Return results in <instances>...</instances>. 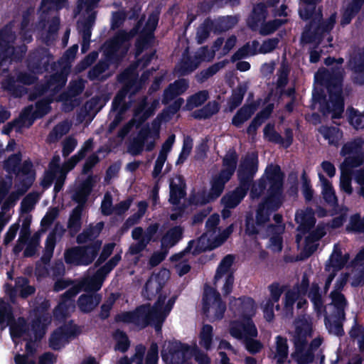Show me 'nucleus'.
Returning a JSON list of instances; mask_svg holds the SVG:
<instances>
[{
	"label": "nucleus",
	"instance_id": "20",
	"mask_svg": "<svg viewBox=\"0 0 364 364\" xmlns=\"http://www.w3.org/2000/svg\"><path fill=\"white\" fill-rule=\"evenodd\" d=\"M341 82V76H339L336 79L335 83L331 82L328 86L330 100L327 103L326 109L323 110V113L324 114H331L332 119L341 117L343 112Z\"/></svg>",
	"mask_w": 364,
	"mask_h": 364
},
{
	"label": "nucleus",
	"instance_id": "44",
	"mask_svg": "<svg viewBox=\"0 0 364 364\" xmlns=\"http://www.w3.org/2000/svg\"><path fill=\"white\" fill-rule=\"evenodd\" d=\"M170 201L176 204L183 196L182 181L180 177L173 178L170 182Z\"/></svg>",
	"mask_w": 364,
	"mask_h": 364
},
{
	"label": "nucleus",
	"instance_id": "42",
	"mask_svg": "<svg viewBox=\"0 0 364 364\" xmlns=\"http://www.w3.org/2000/svg\"><path fill=\"white\" fill-rule=\"evenodd\" d=\"M325 316V324L328 332L336 336L343 334V327L341 322L344 318H338L335 314H321Z\"/></svg>",
	"mask_w": 364,
	"mask_h": 364
},
{
	"label": "nucleus",
	"instance_id": "62",
	"mask_svg": "<svg viewBox=\"0 0 364 364\" xmlns=\"http://www.w3.org/2000/svg\"><path fill=\"white\" fill-rule=\"evenodd\" d=\"M11 319V311L10 306L6 304L3 300L0 301V324L6 322V324H10Z\"/></svg>",
	"mask_w": 364,
	"mask_h": 364
},
{
	"label": "nucleus",
	"instance_id": "31",
	"mask_svg": "<svg viewBox=\"0 0 364 364\" xmlns=\"http://www.w3.org/2000/svg\"><path fill=\"white\" fill-rule=\"evenodd\" d=\"M36 77L33 75H28L26 73L21 74L16 80L13 79H8L2 83V87L4 90L11 92L15 96H21L25 92L24 90L21 88V85H30L33 83Z\"/></svg>",
	"mask_w": 364,
	"mask_h": 364
},
{
	"label": "nucleus",
	"instance_id": "57",
	"mask_svg": "<svg viewBox=\"0 0 364 364\" xmlns=\"http://www.w3.org/2000/svg\"><path fill=\"white\" fill-rule=\"evenodd\" d=\"M144 352L145 348L143 346H138L136 348L135 354L131 360L124 358L121 359L118 364H142V358Z\"/></svg>",
	"mask_w": 364,
	"mask_h": 364
},
{
	"label": "nucleus",
	"instance_id": "50",
	"mask_svg": "<svg viewBox=\"0 0 364 364\" xmlns=\"http://www.w3.org/2000/svg\"><path fill=\"white\" fill-rule=\"evenodd\" d=\"M319 0H300V16L304 19L309 18L315 9V4Z\"/></svg>",
	"mask_w": 364,
	"mask_h": 364
},
{
	"label": "nucleus",
	"instance_id": "41",
	"mask_svg": "<svg viewBox=\"0 0 364 364\" xmlns=\"http://www.w3.org/2000/svg\"><path fill=\"white\" fill-rule=\"evenodd\" d=\"M319 181L322 188V195L324 200L331 205L336 204L337 198L331 183L321 173H318Z\"/></svg>",
	"mask_w": 364,
	"mask_h": 364
},
{
	"label": "nucleus",
	"instance_id": "40",
	"mask_svg": "<svg viewBox=\"0 0 364 364\" xmlns=\"http://www.w3.org/2000/svg\"><path fill=\"white\" fill-rule=\"evenodd\" d=\"M101 296L97 294H85L78 299V307L83 312L92 311L100 302Z\"/></svg>",
	"mask_w": 364,
	"mask_h": 364
},
{
	"label": "nucleus",
	"instance_id": "1",
	"mask_svg": "<svg viewBox=\"0 0 364 364\" xmlns=\"http://www.w3.org/2000/svg\"><path fill=\"white\" fill-rule=\"evenodd\" d=\"M283 176L280 168L277 165L269 166L265 171L264 176L256 184H254L250 196L252 198L258 197L262 191L268 186L271 191L270 198L258 210L257 215V228L252 227L248 222L247 223V232L249 234H255L260 232L264 223L268 220V215H264V210L267 209H277L281 203L280 191L282 186Z\"/></svg>",
	"mask_w": 364,
	"mask_h": 364
},
{
	"label": "nucleus",
	"instance_id": "37",
	"mask_svg": "<svg viewBox=\"0 0 364 364\" xmlns=\"http://www.w3.org/2000/svg\"><path fill=\"white\" fill-rule=\"evenodd\" d=\"M272 359L278 364L283 363L288 355V345L286 338L278 336L276 337V346Z\"/></svg>",
	"mask_w": 364,
	"mask_h": 364
},
{
	"label": "nucleus",
	"instance_id": "49",
	"mask_svg": "<svg viewBox=\"0 0 364 364\" xmlns=\"http://www.w3.org/2000/svg\"><path fill=\"white\" fill-rule=\"evenodd\" d=\"M70 124L68 122H63L58 124L48 136V140L50 142L55 141L61 138L64 134L68 132L70 129Z\"/></svg>",
	"mask_w": 364,
	"mask_h": 364
},
{
	"label": "nucleus",
	"instance_id": "51",
	"mask_svg": "<svg viewBox=\"0 0 364 364\" xmlns=\"http://www.w3.org/2000/svg\"><path fill=\"white\" fill-rule=\"evenodd\" d=\"M65 82L66 77L64 74L56 75L50 80L44 92H55L65 84Z\"/></svg>",
	"mask_w": 364,
	"mask_h": 364
},
{
	"label": "nucleus",
	"instance_id": "29",
	"mask_svg": "<svg viewBox=\"0 0 364 364\" xmlns=\"http://www.w3.org/2000/svg\"><path fill=\"white\" fill-rule=\"evenodd\" d=\"M306 291V287H295L286 292L284 301V308L286 311V316H291L293 311V306L296 301H297V307L302 308L306 304V301L303 297Z\"/></svg>",
	"mask_w": 364,
	"mask_h": 364
},
{
	"label": "nucleus",
	"instance_id": "39",
	"mask_svg": "<svg viewBox=\"0 0 364 364\" xmlns=\"http://www.w3.org/2000/svg\"><path fill=\"white\" fill-rule=\"evenodd\" d=\"M364 0H350L346 5L341 21L342 25L348 24L355 15L360 10Z\"/></svg>",
	"mask_w": 364,
	"mask_h": 364
},
{
	"label": "nucleus",
	"instance_id": "16",
	"mask_svg": "<svg viewBox=\"0 0 364 364\" xmlns=\"http://www.w3.org/2000/svg\"><path fill=\"white\" fill-rule=\"evenodd\" d=\"M230 309L240 318V321H233L230 323H237V329L247 328L248 321L252 323L250 318L256 311L255 301L250 298L234 299L230 301Z\"/></svg>",
	"mask_w": 364,
	"mask_h": 364
},
{
	"label": "nucleus",
	"instance_id": "21",
	"mask_svg": "<svg viewBox=\"0 0 364 364\" xmlns=\"http://www.w3.org/2000/svg\"><path fill=\"white\" fill-rule=\"evenodd\" d=\"M233 263V257L231 255L226 256L220 263L217 269L214 284L223 283V291L225 295L229 294L232 289L233 276L231 272V266Z\"/></svg>",
	"mask_w": 364,
	"mask_h": 364
},
{
	"label": "nucleus",
	"instance_id": "55",
	"mask_svg": "<svg viewBox=\"0 0 364 364\" xmlns=\"http://www.w3.org/2000/svg\"><path fill=\"white\" fill-rule=\"evenodd\" d=\"M347 230L356 232H364V218L361 220L358 214L352 215L347 225Z\"/></svg>",
	"mask_w": 364,
	"mask_h": 364
},
{
	"label": "nucleus",
	"instance_id": "9",
	"mask_svg": "<svg viewBox=\"0 0 364 364\" xmlns=\"http://www.w3.org/2000/svg\"><path fill=\"white\" fill-rule=\"evenodd\" d=\"M50 323V316L43 314L36 321H33L31 328L29 329L26 327L24 319L19 318L16 323L11 325V335L15 341L18 338L27 341L26 350L31 353L33 352L32 341H37L43 337L46 328Z\"/></svg>",
	"mask_w": 364,
	"mask_h": 364
},
{
	"label": "nucleus",
	"instance_id": "30",
	"mask_svg": "<svg viewBox=\"0 0 364 364\" xmlns=\"http://www.w3.org/2000/svg\"><path fill=\"white\" fill-rule=\"evenodd\" d=\"M159 105L158 100H154L150 105L146 102H142L139 107L136 109L134 118L122 130V135H125L129 132L131 126L133 123H141L146 119L153 113L155 109Z\"/></svg>",
	"mask_w": 364,
	"mask_h": 364
},
{
	"label": "nucleus",
	"instance_id": "36",
	"mask_svg": "<svg viewBox=\"0 0 364 364\" xmlns=\"http://www.w3.org/2000/svg\"><path fill=\"white\" fill-rule=\"evenodd\" d=\"M102 242L96 241L90 246L85 247H80L81 258L77 260V262L82 264V265H87L91 263L95 259L98 250L101 247ZM76 262V260L75 261Z\"/></svg>",
	"mask_w": 364,
	"mask_h": 364
},
{
	"label": "nucleus",
	"instance_id": "46",
	"mask_svg": "<svg viewBox=\"0 0 364 364\" xmlns=\"http://www.w3.org/2000/svg\"><path fill=\"white\" fill-rule=\"evenodd\" d=\"M182 230L180 228L176 227L170 230L162 239V245L166 247H172L181 238Z\"/></svg>",
	"mask_w": 364,
	"mask_h": 364
},
{
	"label": "nucleus",
	"instance_id": "23",
	"mask_svg": "<svg viewBox=\"0 0 364 364\" xmlns=\"http://www.w3.org/2000/svg\"><path fill=\"white\" fill-rule=\"evenodd\" d=\"M157 230L158 225L156 224L150 225L145 232L141 228H135L132 230V237L136 242L129 247V253L136 255L143 251Z\"/></svg>",
	"mask_w": 364,
	"mask_h": 364
},
{
	"label": "nucleus",
	"instance_id": "6",
	"mask_svg": "<svg viewBox=\"0 0 364 364\" xmlns=\"http://www.w3.org/2000/svg\"><path fill=\"white\" fill-rule=\"evenodd\" d=\"M237 162V155L233 151L227 153L223 159V168L220 173L213 177L211 188L208 195L205 192H198L191 198V203L195 205H202L217 198L222 193L224 186L235 172Z\"/></svg>",
	"mask_w": 364,
	"mask_h": 364
},
{
	"label": "nucleus",
	"instance_id": "3",
	"mask_svg": "<svg viewBox=\"0 0 364 364\" xmlns=\"http://www.w3.org/2000/svg\"><path fill=\"white\" fill-rule=\"evenodd\" d=\"M348 275L346 273H342L337 278L334 289L330 294L331 303L323 306V299L319 293V287L316 284H313L311 287L309 297L314 304V309L318 316L321 314H335L338 318H345V310L348 306V302L341 293V290L346 285Z\"/></svg>",
	"mask_w": 364,
	"mask_h": 364
},
{
	"label": "nucleus",
	"instance_id": "34",
	"mask_svg": "<svg viewBox=\"0 0 364 364\" xmlns=\"http://www.w3.org/2000/svg\"><path fill=\"white\" fill-rule=\"evenodd\" d=\"M349 67L353 71L354 80L358 84H364V51L350 59Z\"/></svg>",
	"mask_w": 364,
	"mask_h": 364
},
{
	"label": "nucleus",
	"instance_id": "5",
	"mask_svg": "<svg viewBox=\"0 0 364 364\" xmlns=\"http://www.w3.org/2000/svg\"><path fill=\"white\" fill-rule=\"evenodd\" d=\"M312 323L309 317H302L295 322V331L293 333V342L295 346V352L292 356L299 364H308L313 360L312 350L320 346L322 340L320 338H315L308 346V340L311 336Z\"/></svg>",
	"mask_w": 364,
	"mask_h": 364
},
{
	"label": "nucleus",
	"instance_id": "52",
	"mask_svg": "<svg viewBox=\"0 0 364 364\" xmlns=\"http://www.w3.org/2000/svg\"><path fill=\"white\" fill-rule=\"evenodd\" d=\"M213 337V328L210 325H204L200 334V344L205 349L210 348Z\"/></svg>",
	"mask_w": 364,
	"mask_h": 364
},
{
	"label": "nucleus",
	"instance_id": "43",
	"mask_svg": "<svg viewBox=\"0 0 364 364\" xmlns=\"http://www.w3.org/2000/svg\"><path fill=\"white\" fill-rule=\"evenodd\" d=\"M319 132L328 144L332 145H337L343 136L342 133L336 127H322L319 129Z\"/></svg>",
	"mask_w": 364,
	"mask_h": 364
},
{
	"label": "nucleus",
	"instance_id": "47",
	"mask_svg": "<svg viewBox=\"0 0 364 364\" xmlns=\"http://www.w3.org/2000/svg\"><path fill=\"white\" fill-rule=\"evenodd\" d=\"M255 109L252 106L241 108L232 119V124L236 127L241 126L245 121L250 118Z\"/></svg>",
	"mask_w": 364,
	"mask_h": 364
},
{
	"label": "nucleus",
	"instance_id": "60",
	"mask_svg": "<svg viewBox=\"0 0 364 364\" xmlns=\"http://www.w3.org/2000/svg\"><path fill=\"white\" fill-rule=\"evenodd\" d=\"M349 121L355 129L364 128V113H360L355 110L350 111Z\"/></svg>",
	"mask_w": 364,
	"mask_h": 364
},
{
	"label": "nucleus",
	"instance_id": "13",
	"mask_svg": "<svg viewBox=\"0 0 364 364\" xmlns=\"http://www.w3.org/2000/svg\"><path fill=\"white\" fill-rule=\"evenodd\" d=\"M159 131L160 126L157 122L142 127L131 143L129 147V152L133 155H138L144 151L153 150L159 139Z\"/></svg>",
	"mask_w": 364,
	"mask_h": 364
},
{
	"label": "nucleus",
	"instance_id": "12",
	"mask_svg": "<svg viewBox=\"0 0 364 364\" xmlns=\"http://www.w3.org/2000/svg\"><path fill=\"white\" fill-rule=\"evenodd\" d=\"M99 181L97 176H89L80 186L75 190L73 198L79 205L73 210L69 220L68 227L73 234L76 233L80 228V217L82 210V205L86 201L92 187Z\"/></svg>",
	"mask_w": 364,
	"mask_h": 364
},
{
	"label": "nucleus",
	"instance_id": "14",
	"mask_svg": "<svg viewBox=\"0 0 364 364\" xmlns=\"http://www.w3.org/2000/svg\"><path fill=\"white\" fill-rule=\"evenodd\" d=\"M48 110V102L37 103L35 109L32 106L28 107L22 112L19 118L14 124H9L3 129L2 132L4 134H9L13 128L18 132L22 127H28L33 124L35 119L46 114Z\"/></svg>",
	"mask_w": 364,
	"mask_h": 364
},
{
	"label": "nucleus",
	"instance_id": "27",
	"mask_svg": "<svg viewBox=\"0 0 364 364\" xmlns=\"http://www.w3.org/2000/svg\"><path fill=\"white\" fill-rule=\"evenodd\" d=\"M169 276V271L166 269H163L157 274H153L146 283L142 292L143 296L147 299H151L164 285Z\"/></svg>",
	"mask_w": 364,
	"mask_h": 364
},
{
	"label": "nucleus",
	"instance_id": "38",
	"mask_svg": "<svg viewBox=\"0 0 364 364\" xmlns=\"http://www.w3.org/2000/svg\"><path fill=\"white\" fill-rule=\"evenodd\" d=\"M247 193V188L240 186L233 192L226 194L222 201L225 208H232L237 205Z\"/></svg>",
	"mask_w": 364,
	"mask_h": 364
},
{
	"label": "nucleus",
	"instance_id": "22",
	"mask_svg": "<svg viewBox=\"0 0 364 364\" xmlns=\"http://www.w3.org/2000/svg\"><path fill=\"white\" fill-rule=\"evenodd\" d=\"M81 333L80 327L74 324H67L57 329L50 338V346L54 350L63 347L70 339L75 338Z\"/></svg>",
	"mask_w": 364,
	"mask_h": 364
},
{
	"label": "nucleus",
	"instance_id": "64",
	"mask_svg": "<svg viewBox=\"0 0 364 364\" xmlns=\"http://www.w3.org/2000/svg\"><path fill=\"white\" fill-rule=\"evenodd\" d=\"M38 200V195L31 193L28 195L21 202V209L24 212L30 211Z\"/></svg>",
	"mask_w": 364,
	"mask_h": 364
},
{
	"label": "nucleus",
	"instance_id": "58",
	"mask_svg": "<svg viewBox=\"0 0 364 364\" xmlns=\"http://www.w3.org/2000/svg\"><path fill=\"white\" fill-rule=\"evenodd\" d=\"M114 339L116 341L115 348L122 352L126 351L129 346V342L127 336L122 331H117L114 333Z\"/></svg>",
	"mask_w": 364,
	"mask_h": 364
},
{
	"label": "nucleus",
	"instance_id": "54",
	"mask_svg": "<svg viewBox=\"0 0 364 364\" xmlns=\"http://www.w3.org/2000/svg\"><path fill=\"white\" fill-rule=\"evenodd\" d=\"M273 109V107L272 105H269L265 109L261 112L257 117L252 121L250 127H248L247 132L251 133L254 132L257 127H259L263 122V120L269 117L270 113Z\"/></svg>",
	"mask_w": 364,
	"mask_h": 364
},
{
	"label": "nucleus",
	"instance_id": "2",
	"mask_svg": "<svg viewBox=\"0 0 364 364\" xmlns=\"http://www.w3.org/2000/svg\"><path fill=\"white\" fill-rule=\"evenodd\" d=\"M174 303V298L166 300V296H160L153 307L151 308L148 305L141 306L134 312H125L117 315V320L132 323L140 328L151 324L155 327L156 331H160L161 324L170 313Z\"/></svg>",
	"mask_w": 364,
	"mask_h": 364
},
{
	"label": "nucleus",
	"instance_id": "10",
	"mask_svg": "<svg viewBox=\"0 0 364 364\" xmlns=\"http://www.w3.org/2000/svg\"><path fill=\"white\" fill-rule=\"evenodd\" d=\"M219 221L220 217L218 214H213L208 219L206 231L198 241L200 250H211L220 246L233 232V225L221 230L217 227Z\"/></svg>",
	"mask_w": 364,
	"mask_h": 364
},
{
	"label": "nucleus",
	"instance_id": "45",
	"mask_svg": "<svg viewBox=\"0 0 364 364\" xmlns=\"http://www.w3.org/2000/svg\"><path fill=\"white\" fill-rule=\"evenodd\" d=\"M103 228L102 223H97L95 227L86 230L77 236V240L79 243L87 242L97 237Z\"/></svg>",
	"mask_w": 364,
	"mask_h": 364
},
{
	"label": "nucleus",
	"instance_id": "8",
	"mask_svg": "<svg viewBox=\"0 0 364 364\" xmlns=\"http://www.w3.org/2000/svg\"><path fill=\"white\" fill-rule=\"evenodd\" d=\"M295 220L299 224L298 230L301 232L296 237V242L299 245H300V242L303 237L301 234L305 235L308 233V235L305 236L304 247L306 256L308 257L316 250L317 244L316 242L325 235V231L323 228L320 226H318L316 230H311L315 224V218L311 210L298 211L296 214Z\"/></svg>",
	"mask_w": 364,
	"mask_h": 364
},
{
	"label": "nucleus",
	"instance_id": "11",
	"mask_svg": "<svg viewBox=\"0 0 364 364\" xmlns=\"http://www.w3.org/2000/svg\"><path fill=\"white\" fill-rule=\"evenodd\" d=\"M81 159L76 154L60 167V158L59 156H55L50 163L48 171L45 173L41 185L44 188H48L53 181H55L54 189L56 192L60 191L64 183L67 173L72 170Z\"/></svg>",
	"mask_w": 364,
	"mask_h": 364
},
{
	"label": "nucleus",
	"instance_id": "59",
	"mask_svg": "<svg viewBox=\"0 0 364 364\" xmlns=\"http://www.w3.org/2000/svg\"><path fill=\"white\" fill-rule=\"evenodd\" d=\"M184 253H181L174 255L172 257L173 261L178 262V263H177L175 267L178 274L180 276H182L188 272L191 268L189 264L186 260L182 259Z\"/></svg>",
	"mask_w": 364,
	"mask_h": 364
},
{
	"label": "nucleus",
	"instance_id": "15",
	"mask_svg": "<svg viewBox=\"0 0 364 364\" xmlns=\"http://www.w3.org/2000/svg\"><path fill=\"white\" fill-rule=\"evenodd\" d=\"M203 311L213 320L221 318L225 311V305L222 302L220 294L212 287H205Z\"/></svg>",
	"mask_w": 364,
	"mask_h": 364
},
{
	"label": "nucleus",
	"instance_id": "24",
	"mask_svg": "<svg viewBox=\"0 0 364 364\" xmlns=\"http://www.w3.org/2000/svg\"><path fill=\"white\" fill-rule=\"evenodd\" d=\"M269 295L261 304L264 318L270 321L274 318V310L279 309V301L283 292V289L277 284H272L268 287Z\"/></svg>",
	"mask_w": 364,
	"mask_h": 364
},
{
	"label": "nucleus",
	"instance_id": "19",
	"mask_svg": "<svg viewBox=\"0 0 364 364\" xmlns=\"http://www.w3.org/2000/svg\"><path fill=\"white\" fill-rule=\"evenodd\" d=\"M237 323H232L230 326V333L232 336L235 338L244 340L245 341L246 348L252 353L259 352L262 348V343L252 339V338L257 336V328L253 323L248 321L247 328L242 329H237Z\"/></svg>",
	"mask_w": 364,
	"mask_h": 364
},
{
	"label": "nucleus",
	"instance_id": "32",
	"mask_svg": "<svg viewBox=\"0 0 364 364\" xmlns=\"http://www.w3.org/2000/svg\"><path fill=\"white\" fill-rule=\"evenodd\" d=\"M257 170V156L255 153H252L242 161L238 169V176L240 181H243L252 177Z\"/></svg>",
	"mask_w": 364,
	"mask_h": 364
},
{
	"label": "nucleus",
	"instance_id": "17",
	"mask_svg": "<svg viewBox=\"0 0 364 364\" xmlns=\"http://www.w3.org/2000/svg\"><path fill=\"white\" fill-rule=\"evenodd\" d=\"M348 259V254H343L340 246L336 245L329 259L326 264L325 272L327 273V275L323 287L325 293L328 290L331 282L335 277L336 272L343 268Z\"/></svg>",
	"mask_w": 364,
	"mask_h": 364
},
{
	"label": "nucleus",
	"instance_id": "18",
	"mask_svg": "<svg viewBox=\"0 0 364 364\" xmlns=\"http://www.w3.org/2000/svg\"><path fill=\"white\" fill-rule=\"evenodd\" d=\"M130 38V34L120 32L112 40L107 42L102 48L106 60L114 61L124 55L128 50V41Z\"/></svg>",
	"mask_w": 364,
	"mask_h": 364
},
{
	"label": "nucleus",
	"instance_id": "26",
	"mask_svg": "<svg viewBox=\"0 0 364 364\" xmlns=\"http://www.w3.org/2000/svg\"><path fill=\"white\" fill-rule=\"evenodd\" d=\"M168 353L162 351V358L167 364H190L188 358L192 355V350L186 346L175 342L172 344Z\"/></svg>",
	"mask_w": 364,
	"mask_h": 364
},
{
	"label": "nucleus",
	"instance_id": "61",
	"mask_svg": "<svg viewBox=\"0 0 364 364\" xmlns=\"http://www.w3.org/2000/svg\"><path fill=\"white\" fill-rule=\"evenodd\" d=\"M20 161L21 156L18 154H14L4 162V168L8 173H16Z\"/></svg>",
	"mask_w": 364,
	"mask_h": 364
},
{
	"label": "nucleus",
	"instance_id": "7",
	"mask_svg": "<svg viewBox=\"0 0 364 364\" xmlns=\"http://www.w3.org/2000/svg\"><path fill=\"white\" fill-rule=\"evenodd\" d=\"M341 155L345 157V160L341 166L340 187L342 191L350 194L353 191L350 168L358 166L364 158V140L358 138L345 144Z\"/></svg>",
	"mask_w": 364,
	"mask_h": 364
},
{
	"label": "nucleus",
	"instance_id": "33",
	"mask_svg": "<svg viewBox=\"0 0 364 364\" xmlns=\"http://www.w3.org/2000/svg\"><path fill=\"white\" fill-rule=\"evenodd\" d=\"M284 231V225L269 226L267 229V236L269 237V248L273 252H280L282 249V234Z\"/></svg>",
	"mask_w": 364,
	"mask_h": 364
},
{
	"label": "nucleus",
	"instance_id": "63",
	"mask_svg": "<svg viewBox=\"0 0 364 364\" xmlns=\"http://www.w3.org/2000/svg\"><path fill=\"white\" fill-rule=\"evenodd\" d=\"M193 148V141L191 138L186 137L183 140V145L181 152L177 161V164L183 163L189 156Z\"/></svg>",
	"mask_w": 364,
	"mask_h": 364
},
{
	"label": "nucleus",
	"instance_id": "25",
	"mask_svg": "<svg viewBox=\"0 0 364 364\" xmlns=\"http://www.w3.org/2000/svg\"><path fill=\"white\" fill-rule=\"evenodd\" d=\"M278 40L277 38L268 39L263 42L259 46V43L253 41L251 44L248 43L240 49L233 55V60L242 58L246 55H253L257 53H267L272 52L277 46Z\"/></svg>",
	"mask_w": 364,
	"mask_h": 364
},
{
	"label": "nucleus",
	"instance_id": "56",
	"mask_svg": "<svg viewBox=\"0 0 364 364\" xmlns=\"http://www.w3.org/2000/svg\"><path fill=\"white\" fill-rule=\"evenodd\" d=\"M265 18H266L265 6L262 4H257L254 8L253 14H252V20L256 19L257 22L252 23L251 21H250L249 24L253 29H255L258 25V23L260 21H262Z\"/></svg>",
	"mask_w": 364,
	"mask_h": 364
},
{
	"label": "nucleus",
	"instance_id": "53",
	"mask_svg": "<svg viewBox=\"0 0 364 364\" xmlns=\"http://www.w3.org/2000/svg\"><path fill=\"white\" fill-rule=\"evenodd\" d=\"M175 141V135H171L166 141L163 144L161 149L159 152V156L156 161L164 165L167 159L168 154L171 150L173 144Z\"/></svg>",
	"mask_w": 364,
	"mask_h": 364
},
{
	"label": "nucleus",
	"instance_id": "35",
	"mask_svg": "<svg viewBox=\"0 0 364 364\" xmlns=\"http://www.w3.org/2000/svg\"><path fill=\"white\" fill-rule=\"evenodd\" d=\"M188 87V82L184 80H179L171 84L164 91V103H168L173 100L176 96L183 94Z\"/></svg>",
	"mask_w": 364,
	"mask_h": 364
},
{
	"label": "nucleus",
	"instance_id": "4",
	"mask_svg": "<svg viewBox=\"0 0 364 364\" xmlns=\"http://www.w3.org/2000/svg\"><path fill=\"white\" fill-rule=\"evenodd\" d=\"M121 259L120 254L115 255L108 262L105 264L92 277L85 278L80 284L74 285L65 294V299L60 303L55 310V314L58 316L59 314L66 315L73 311L74 304L70 299L75 296L81 289L86 291H97L102 284L106 275L118 264Z\"/></svg>",
	"mask_w": 364,
	"mask_h": 364
},
{
	"label": "nucleus",
	"instance_id": "48",
	"mask_svg": "<svg viewBox=\"0 0 364 364\" xmlns=\"http://www.w3.org/2000/svg\"><path fill=\"white\" fill-rule=\"evenodd\" d=\"M208 97V93L207 91H200L198 93L191 96L187 100L186 107L187 109H192L196 107H198L203 104Z\"/></svg>",
	"mask_w": 364,
	"mask_h": 364
},
{
	"label": "nucleus",
	"instance_id": "28",
	"mask_svg": "<svg viewBox=\"0 0 364 364\" xmlns=\"http://www.w3.org/2000/svg\"><path fill=\"white\" fill-rule=\"evenodd\" d=\"M18 181L22 182V187L18 190V193H14L9 196L6 203H14L18 197L24 193L31 186L35 178L34 171L32 169V164L30 162H25L21 171L17 175Z\"/></svg>",
	"mask_w": 364,
	"mask_h": 364
}]
</instances>
